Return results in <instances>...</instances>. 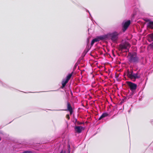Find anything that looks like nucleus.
Returning a JSON list of instances; mask_svg holds the SVG:
<instances>
[{
  "instance_id": "nucleus-1",
  "label": "nucleus",
  "mask_w": 153,
  "mask_h": 153,
  "mask_svg": "<svg viewBox=\"0 0 153 153\" xmlns=\"http://www.w3.org/2000/svg\"><path fill=\"white\" fill-rule=\"evenodd\" d=\"M127 75L133 82L135 81L136 79H139L141 77V74L139 71H137L134 73L132 70L129 71V70L127 71Z\"/></svg>"
},
{
  "instance_id": "nucleus-2",
  "label": "nucleus",
  "mask_w": 153,
  "mask_h": 153,
  "mask_svg": "<svg viewBox=\"0 0 153 153\" xmlns=\"http://www.w3.org/2000/svg\"><path fill=\"white\" fill-rule=\"evenodd\" d=\"M128 56V61L130 63H137L139 62V58L136 53H129Z\"/></svg>"
},
{
  "instance_id": "nucleus-3",
  "label": "nucleus",
  "mask_w": 153,
  "mask_h": 153,
  "mask_svg": "<svg viewBox=\"0 0 153 153\" xmlns=\"http://www.w3.org/2000/svg\"><path fill=\"white\" fill-rule=\"evenodd\" d=\"M131 45L128 42H125L122 43L119 45V51H122L123 50H129V48L130 47Z\"/></svg>"
},
{
  "instance_id": "nucleus-4",
  "label": "nucleus",
  "mask_w": 153,
  "mask_h": 153,
  "mask_svg": "<svg viewBox=\"0 0 153 153\" xmlns=\"http://www.w3.org/2000/svg\"><path fill=\"white\" fill-rule=\"evenodd\" d=\"M108 37L110 36L111 40L114 42L116 41L118 38V34L116 32H114L111 33L107 34Z\"/></svg>"
},
{
  "instance_id": "nucleus-5",
  "label": "nucleus",
  "mask_w": 153,
  "mask_h": 153,
  "mask_svg": "<svg viewBox=\"0 0 153 153\" xmlns=\"http://www.w3.org/2000/svg\"><path fill=\"white\" fill-rule=\"evenodd\" d=\"M72 72L71 73L69 74L66 76V78L62 80V88H63L65 86L66 84L68 82L71 77L72 75Z\"/></svg>"
},
{
  "instance_id": "nucleus-6",
  "label": "nucleus",
  "mask_w": 153,
  "mask_h": 153,
  "mask_svg": "<svg viewBox=\"0 0 153 153\" xmlns=\"http://www.w3.org/2000/svg\"><path fill=\"white\" fill-rule=\"evenodd\" d=\"M130 24L131 21L130 20L124 22L122 23V30L123 32H125L126 31Z\"/></svg>"
},
{
  "instance_id": "nucleus-7",
  "label": "nucleus",
  "mask_w": 153,
  "mask_h": 153,
  "mask_svg": "<svg viewBox=\"0 0 153 153\" xmlns=\"http://www.w3.org/2000/svg\"><path fill=\"white\" fill-rule=\"evenodd\" d=\"M108 39V35H105L97 37L93 39L95 42H99L100 40H105Z\"/></svg>"
},
{
  "instance_id": "nucleus-8",
  "label": "nucleus",
  "mask_w": 153,
  "mask_h": 153,
  "mask_svg": "<svg viewBox=\"0 0 153 153\" xmlns=\"http://www.w3.org/2000/svg\"><path fill=\"white\" fill-rule=\"evenodd\" d=\"M127 83L131 91H133L137 88V86L136 84L131 82H128Z\"/></svg>"
},
{
  "instance_id": "nucleus-9",
  "label": "nucleus",
  "mask_w": 153,
  "mask_h": 153,
  "mask_svg": "<svg viewBox=\"0 0 153 153\" xmlns=\"http://www.w3.org/2000/svg\"><path fill=\"white\" fill-rule=\"evenodd\" d=\"M83 127L81 126H75L74 127V129L75 131L78 133H80L82 131Z\"/></svg>"
},
{
  "instance_id": "nucleus-10",
  "label": "nucleus",
  "mask_w": 153,
  "mask_h": 153,
  "mask_svg": "<svg viewBox=\"0 0 153 153\" xmlns=\"http://www.w3.org/2000/svg\"><path fill=\"white\" fill-rule=\"evenodd\" d=\"M67 109L68 110L70 114H72L73 111L72 109V108L70 103H69L68 102H67Z\"/></svg>"
},
{
  "instance_id": "nucleus-11",
  "label": "nucleus",
  "mask_w": 153,
  "mask_h": 153,
  "mask_svg": "<svg viewBox=\"0 0 153 153\" xmlns=\"http://www.w3.org/2000/svg\"><path fill=\"white\" fill-rule=\"evenodd\" d=\"M147 25L148 27L153 29V21H150L147 24Z\"/></svg>"
},
{
  "instance_id": "nucleus-12",
  "label": "nucleus",
  "mask_w": 153,
  "mask_h": 153,
  "mask_svg": "<svg viewBox=\"0 0 153 153\" xmlns=\"http://www.w3.org/2000/svg\"><path fill=\"white\" fill-rule=\"evenodd\" d=\"M108 114L107 113H104L102 115L98 118V120H100L102 118L107 117Z\"/></svg>"
},
{
  "instance_id": "nucleus-13",
  "label": "nucleus",
  "mask_w": 153,
  "mask_h": 153,
  "mask_svg": "<svg viewBox=\"0 0 153 153\" xmlns=\"http://www.w3.org/2000/svg\"><path fill=\"white\" fill-rule=\"evenodd\" d=\"M138 11V9L137 8H135L134 9V13L133 14V16H134L136 15L137 12Z\"/></svg>"
},
{
  "instance_id": "nucleus-14",
  "label": "nucleus",
  "mask_w": 153,
  "mask_h": 153,
  "mask_svg": "<svg viewBox=\"0 0 153 153\" xmlns=\"http://www.w3.org/2000/svg\"><path fill=\"white\" fill-rule=\"evenodd\" d=\"M23 153H33V152L31 151L28 150L23 152Z\"/></svg>"
},
{
  "instance_id": "nucleus-15",
  "label": "nucleus",
  "mask_w": 153,
  "mask_h": 153,
  "mask_svg": "<svg viewBox=\"0 0 153 153\" xmlns=\"http://www.w3.org/2000/svg\"><path fill=\"white\" fill-rule=\"evenodd\" d=\"M78 121H77V119L76 118H74V120L73 121V122L75 124H76L77 122Z\"/></svg>"
},
{
  "instance_id": "nucleus-16",
  "label": "nucleus",
  "mask_w": 153,
  "mask_h": 153,
  "mask_svg": "<svg viewBox=\"0 0 153 153\" xmlns=\"http://www.w3.org/2000/svg\"><path fill=\"white\" fill-rule=\"evenodd\" d=\"M152 41H153V33L149 35Z\"/></svg>"
},
{
  "instance_id": "nucleus-17",
  "label": "nucleus",
  "mask_w": 153,
  "mask_h": 153,
  "mask_svg": "<svg viewBox=\"0 0 153 153\" xmlns=\"http://www.w3.org/2000/svg\"><path fill=\"white\" fill-rule=\"evenodd\" d=\"M83 123H84L82 122H79V121H78L77 122L76 124L78 125H79L82 124Z\"/></svg>"
},
{
  "instance_id": "nucleus-18",
  "label": "nucleus",
  "mask_w": 153,
  "mask_h": 153,
  "mask_svg": "<svg viewBox=\"0 0 153 153\" xmlns=\"http://www.w3.org/2000/svg\"><path fill=\"white\" fill-rule=\"evenodd\" d=\"M95 43L94 42V41L93 40V39L91 41V46H92L93 45V44H94V43Z\"/></svg>"
},
{
  "instance_id": "nucleus-19",
  "label": "nucleus",
  "mask_w": 153,
  "mask_h": 153,
  "mask_svg": "<svg viewBox=\"0 0 153 153\" xmlns=\"http://www.w3.org/2000/svg\"><path fill=\"white\" fill-rule=\"evenodd\" d=\"M149 46L151 47V48L153 49V42L150 44Z\"/></svg>"
},
{
  "instance_id": "nucleus-20",
  "label": "nucleus",
  "mask_w": 153,
  "mask_h": 153,
  "mask_svg": "<svg viewBox=\"0 0 153 153\" xmlns=\"http://www.w3.org/2000/svg\"><path fill=\"white\" fill-rule=\"evenodd\" d=\"M66 117L68 120L70 119V116L69 114H67L66 116Z\"/></svg>"
},
{
  "instance_id": "nucleus-21",
  "label": "nucleus",
  "mask_w": 153,
  "mask_h": 153,
  "mask_svg": "<svg viewBox=\"0 0 153 153\" xmlns=\"http://www.w3.org/2000/svg\"><path fill=\"white\" fill-rule=\"evenodd\" d=\"M134 1H135V3L136 4H137L138 3V0H134Z\"/></svg>"
},
{
  "instance_id": "nucleus-22",
  "label": "nucleus",
  "mask_w": 153,
  "mask_h": 153,
  "mask_svg": "<svg viewBox=\"0 0 153 153\" xmlns=\"http://www.w3.org/2000/svg\"><path fill=\"white\" fill-rule=\"evenodd\" d=\"M2 85L3 86H5L3 83V82H1L0 81V85Z\"/></svg>"
},
{
  "instance_id": "nucleus-23",
  "label": "nucleus",
  "mask_w": 153,
  "mask_h": 153,
  "mask_svg": "<svg viewBox=\"0 0 153 153\" xmlns=\"http://www.w3.org/2000/svg\"><path fill=\"white\" fill-rule=\"evenodd\" d=\"M146 21L147 22H149L150 21H150V20H149V19H148L146 20Z\"/></svg>"
},
{
  "instance_id": "nucleus-24",
  "label": "nucleus",
  "mask_w": 153,
  "mask_h": 153,
  "mask_svg": "<svg viewBox=\"0 0 153 153\" xmlns=\"http://www.w3.org/2000/svg\"><path fill=\"white\" fill-rule=\"evenodd\" d=\"M86 11L87 12H88L89 13V14H90V16H91V15L90 12H89V11L88 10H86Z\"/></svg>"
},
{
  "instance_id": "nucleus-25",
  "label": "nucleus",
  "mask_w": 153,
  "mask_h": 153,
  "mask_svg": "<svg viewBox=\"0 0 153 153\" xmlns=\"http://www.w3.org/2000/svg\"><path fill=\"white\" fill-rule=\"evenodd\" d=\"M124 102V101L123 100H122L121 101V102H120V104H121L122 103H123V102Z\"/></svg>"
},
{
  "instance_id": "nucleus-26",
  "label": "nucleus",
  "mask_w": 153,
  "mask_h": 153,
  "mask_svg": "<svg viewBox=\"0 0 153 153\" xmlns=\"http://www.w3.org/2000/svg\"><path fill=\"white\" fill-rule=\"evenodd\" d=\"M63 150H61L60 153H63Z\"/></svg>"
},
{
  "instance_id": "nucleus-27",
  "label": "nucleus",
  "mask_w": 153,
  "mask_h": 153,
  "mask_svg": "<svg viewBox=\"0 0 153 153\" xmlns=\"http://www.w3.org/2000/svg\"><path fill=\"white\" fill-rule=\"evenodd\" d=\"M69 153H70V149H69Z\"/></svg>"
},
{
  "instance_id": "nucleus-28",
  "label": "nucleus",
  "mask_w": 153,
  "mask_h": 153,
  "mask_svg": "<svg viewBox=\"0 0 153 153\" xmlns=\"http://www.w3.org/2000/svg\"><path fill=\"white\" fill-rule=\"evenodd\" d=\"M71 94L72 95V92L71 91Z\"/></svg>"
},
{
  "instance_id": "nucleus-29",
  "label": "nucleus",
  "mask_w": 153,
  "mask_h": 153,
  "mask_svg": "<svg viewBox=\"0 0 153 153\" xmlns=\"http://www.w3.org/2000/svg\"><path fill=\"white\" fill-rule=\"evenodd\" d=\"M69 148H70V145H69Z\"/></svg>"
},
{
  "instance_id": "nucleus-30",
  "label": "nucleus",
  "mask_w": 153,
  "mask_h": 153,
  "mask_svg": "<svg viewBox=\"0 0 153 153\" xmlns=\"http://www.w3.org/2000/svg\"><path fill=\"white\" fill-rule=\"evenodd\" d=\"M153 120H152L151 122H153Z\"/></svg>"
},
{
  "instance_id": "nucleus-31",
  "label": "nucleus",
  "mask_w": 153,
  "mask_h": 153,
  "mask_svg": "<svg viewBox=\"0 0 153 153\" xmlns=\"http://www.w3.org/2000/svg\"><path fill=\"white\" fill-rule=\"evenodd\" d=\"M1 140V139L0 138V140Z\"/></svg>"
},
{
  "instance_id": "nucleus-32",
  "label": "nucleus",
  "mask_w": 153,
  "mask_h": 153,
  "mask_svg": "<svg viewBox=\"0 0 153 153\" xmlns=\"http://www.w3.org/2000/svg\"><path fill=\"white\" fill-rule=\"evenodd\" d=\"M59 110V111H60V110Z\"/></svg>"
}]
</instances>
